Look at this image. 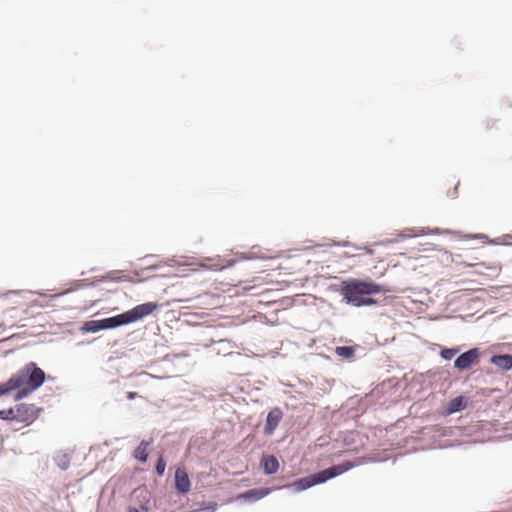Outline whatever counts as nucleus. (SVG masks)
Instances as JSON below:
<instances>
[{"mask_svg":"<svg viewBox=\"0 0 512 512\" xmlns=\"http://www.w3.org/2000/svg\"><path fill=\"white\" fill-rule=\"evenodd\" d=\"M345 387L335 379L322 382V409L325 413H335L342 410L348 413L350 418H358L367 408V400L359 395H354L343 402Z\"/></svg>","mask_w":512,"mask_h":512,"instance_id":"nucleus-1","label":"nucleus"},{"mask_svg":"<svg viewBox=\"0 0 512 512\" xmlns=\"http://www.w3.org/2000/svg\"><path fill=\"white\" fill-rule=\"evenodd\" d=\"M342 290L343 302L356 308L379 306L382 301L375 296L390 292L386 285L378 283L370 277L348 278Z\"/></svg>","mask_w":512,"mask_h":512,"instance_id":"nucleus-2","label":"nucleus"},{"mask_svg":"<svg viewBox=\"0 0 512 512\" xmlns=\"http://www.w3.org/2000/svg\"><path fill=\"white\" fill-rule=\"evenodd\" d=\"M45 372L34 362H29L13 374L7 381L11 391L17 390L15 400L27 397L45 381Z\"/></svg>","mask_w":512,"mask_h":512,"instance_id":"nucleus-3","label":"nucleus"},{"mask_svg":"<svg viewBox=\"0 0 512 512\" xmlns=\"http://www.w3.org/2000/svg\"><path fill=\"white\" fill-rule=\"evenodd\" d=\"M360 434L355 430L340 429L335 425H326L322 429V455H337L344 450H355Z\"/></svg>","mask_w":512,"mask_h":512,"instance_id":"nucleus-4","label":"nucleus"},{"mask_svg":"<svg viewBox=\"0 0 512 512\" xmlns=\"http://www.w3.org/2000/svg\"><path fill=\"white\" fill-rule=\"evenodd\" d=\"M485 354L486 350L481 349L479 346L470 347L465 351L461 350L453 361V368L460 374L470 372L480 365Z\"/></svg>","mask_w":512,"mask_h":512,"instance_id":"nucleus-5","label":"nucleus"},{"mask_svg":"<svg viewBox=\"0 0 512 512\" xmlns=\"http://www.w3.org/2000/svg\"><path fill=\"white\" fill-rule=\"evenodd\" d=\"M159 308V305L154 302H147L140 305L135 306L131 310H128L125 313L126 319L129 323H133L143 319L146 316L151 315Z\"/></svg>","mask_w":512,"mask_h":512,"instance_id":"nucleus-6","label":"nucleus"},{"mask_svg":"<svg viewBox=\"0 0 512 512\" xmlns=\"http://www.w3.org/2000/svg\"><path fill=\"white\" fill-rule=\"evenodd\" d=\"M41 409L34 404L22 403L15 406L16 421L27 425L33 423L39 416Z\"/></svg>","mask_w":512,"mask_h":512,"instance_id":"nucleus-7","label":"nucleus"},{"mask_svg":"<svg viewBox=\"0 0 512 512\" xmlns=\"http://www.w3.org/2000/svg\"><path fill=\"white\" fill-rule=\"evenodd\" d=\"M354 467L350 460H343L338 464H332L327 468L322 469V484L332 480L345 472H348Z\"/></svg>","mask_w":512,"mask_h":512,"instance_id":"nucleus-8","label":"nucleus"},{"mask_svg":"<svg viewBox=\"0 0 512 512\" xmlns=\"http://www.w3.org/2000/svg\"><path fill=\"white\" fill-rule=\"evenodd\" d=\"M487 361L503 373L512 370V354L492 352Z\"/></svg>","mask_w":512,"mask_h":512,"instance_id":"nucleus-9","label":"nucleus"},{"mask_svg":"<svg viewBox=\"0 0 512 512\" xmlns=\"http://www.w3.org/2000/svg\"><path fill=\"white\" fill-rule=\"evenodd\" d=\"M322 270L324 267L322 266ZM346 284V280H342L338 277H328L322 271V289H325L326 292L338 293L343 297V287Z\"/></svg>","mask_w":512,"mask_h":512,"instance_id":"nucleus-10","label":"nucleus"},{"mask_svg":"<svg viewBox=\"0 0 512 512\" xmlns=\"http://www.w3.org/2000/svg\"><path fill=\"white\" fill-rule=\"evenodd\" d=\"M469 404V398L463 394L451 398L445 406L444 414L452 415L464 411Z\"/></svg>","mask_w":512,"mask_h":512,"instance_id":"nucleus-11","label":"nucleus"},{"mask_svg":"<svg viewBox=\"0 0 512 512\" xmlns=\"http://www.w3.org/2000/svg\"><path fill=\"white\" fill-rule=\"evenodd\" d=\"M327 351H333L337 356L347 361H354L356 359L357 350H364L359 345H343L336 347H326Z\"/></svg>","mask_w":512,"mask_h":512,"instance_id":"nucleus-12","label":"nucleus"},{"mask_svg":"<svg viewBox=\"0 0 512 512\" xmlns=\"http://www.w3.org/2000/svg\"><path fill=\"white\" fill-rule=\"evenodd\" d=\"M283 418V412L280 408H274L269 411L264 425V433L272 435Z\"/></svg>","mask_w":512,"mask_h":512,"instance_id":"nucleus-13","label":"nucleus"},{"mask_svg":"<svg viewBox=\"0 0 512 512\" xmlns=\"http://www.w3.org/2000/svg\"><path fill=\"white\" fill-rule=\"evenodd\" d=\"M493 375V371L490 368L486 367H475L472 369L468 376L466 377L465 382H474L477 384H487L488 377Z\"/></svg>","mask_w":512,"mask_h":512,"instance_id":"nucleus-14","label":"nucleus"},{"mask_svg":"<svg viewBox=\"0 0 512 512\" xmlns=\"http://www.w3.org/2000/svg\"><path fill=\"white\" fill-rule=\"evenodd\" d=\"M175 488L181 494H187L191 489L190 479L184 468L175 471Z\"/></svg>","mask_w":512,"mask_h":512,"instance_id":"nucleus-15","label":"nucleus"},{"mask_svg":"<svg viewBox=\"0 0 512 512\" xmlns=\"http://www.w3.org/2000/svg\"><path fill=\"white\" fill-rule=\"evenodd\" d=\"M425 229L422 227L405 228L401 232L397 233L392 241L396 243L403 242L406 239H412L417 237L425 236Z\"/></svg>","mask_w":512,"mask_h":512,"instance_id":"nucleus-16","label":"nucleus"},{"mask_svg":"<svg viewBox=\"0 0 512 512\" xmlns=\"http://www.w3.org/2000/svg\"><path fill=\"white\" fill-rule=\"evenodd\" d=\"M318 483H320V473H315L311 476L299 479L298 481L294 482L291 487H293L295 491H302Z\"/></svg>","mask_w":512,"mask_h":512,"instance_id":"nucleus-17","label":"nucleus"},{"mask_svg":"<svg viewBox=\"0 0 512 512\" xmlns=\"http://www.w3.org/2000/svg\"><path fill=\"white\" fill-rule=\"evenodd\" d=\"M99 323L102 324L103 329H111L118 326L128 324L125 313L99 320Z\"/></svg>","mask_w":512,"mask_h":512,"instance_id":"nucleus-18","label":"nucleus"},{"mask_svg":"<svg viewBox=\"0 0 512 512\" xmlns=\"http://www.w3.org/2000/svg\"><path fill=\"white\" fill-rule=\"evenodd\" d=\"M438 347L440 348L439 356L445 361L455 359L458 356L459 352L462 350V346L460 345H455L451 347L438 345Z\"/></svg>","mask_w":512,"mask_h":512,"instance_id":"nucleus-19","label":"nucleus"},{"mask_svg":"<svg viewBox=\"0 0 512 512\" xmlns=\"http://www.w3.org/2000/svg\"><path fill=\"white\" fill-rule=\"evenodd\" d=\"M271 492L269 488H257L251 489L244 493H242L239 498H243L245 500H259L265 496H267Z\"/></svg>","mask_w":512,"mask_h":512,"instance_id":"nucleus-20","label":"nucleus"},{"mask_svg":"<svg viewBox=\"0 0 512 512\" xmlns=\"http://www.w3.org/2000/svg\"><path fill=\"white\" fill-rule=\"evenodd\" d=\"M152 444V440H142L138 447L134 450L133 456L135 459L145 463L148 459V449Z\"/></svg>","mask_w":512,"mask_h":512,"instance_id":"nucleus-21","label":"nucleus"},{"mask_svg":"<svg viewBox=\"0 0 512 512\" xmlns=\"http://www.w3.org/2000/svg\"><path fill=\"white\" fill-rule=\"evenodd\" d=\"M262 465L264 472L269 475L276 473L279 468L278 460L273 455L264 457L262 460Z\"/></svg>","mask_w":512,"mask_h":512,"instance_id":"nucleus-22","label":"nucleus"},{"mask_svg":"<svg viewBox=\"0 0 512 512\" xmlns=\"http://www.w3.org/2000/svg\"><path fill=\"white\" fill-rule=\"evenodd\" d=\"M13 296V294L0 296V309H2L3 313L16 308V306H13V304H15V301H13Z\"/></svg>","mask_w":512,"mask_h":512,"instance_id":"nucleus-23","label":"nucleus"},{"mask_svg":"<svg viewBox=\"0 0 512 512\" xmlns=\"http://www.w3.org/2000/svg\"><path fill=\"white\" fill-rule=\"evenodd\" d=\"M213 263L210 264L208 267L213 270H222L227 267H231L233 265V261H226L224 262L222 259L217 258L212 260Z\"/></svg>","mask_w":512,"mask_h":512,"instance_id":"nucleus-24","label":"nucleus"},{"mask_svg":"<svg viewBox=\"0 0 512 512\" xmlns=\"http://www.w3.org/2000/svg\"><path fill=\"white\" fill-rule=\"evenodd\" d=\"M348 245V242H340V241H335V240H332V239H329V238H325V237H322V243H321V246H322V249L325 248V247H338V246H347Z\"/></svg>","mask_w":512,"mask_h":512,"instance_id":"nucleus-25","label":"nucleus"},{"mask_svg":"<svg viewBox=\"0 0 512 512\" xmlns=\"http://www.w3.org/2000/svg\"><path fill=\"white\" fill-rule=\"evenodd\" d=\"M405 381H409L412 384H418L422 386L425 382V375L423 373L414 374L410 379L408 378V374L404 376Z\"/></svg>","mask_w":512,"mask_h":512,"instance_id":"nucleus-26","label":"nucleus"},{"mask_svg":"<svg viewBox=\"0 0 512 512\" xmlns=\"http://www.w3.org/2000/svg\"><path fill=\"white\" fill-rule=\"evenodd\" d=\"M102 329V324L99 323V320L89 321L84 325V330L87 332H97Z\"/></svg>","mask_w":512,"mask_h":512,"instance_id":"nucleus-27","label":"nucleus"},{"mask_svg":"<svg viewBox=\"0 0 512 512\" xmlns=\"http://www.w3.org/2000/svg\"><path fill=\"white\" fill-rule=\"evenodd\" d=\"M0 419L16 421L15 407H12V408H9L6 410H0Z\"/></svg>","mask_w":512,"mask_h":512,"instance_id":"nucleus-28","label":"nucleus"},{"mask_svg":"<svg viewBox=\"0 0 512 512\" xmlns=\"http://www.w3.org/2000/svg\"><path fill=\"white\" fill-rule=\"evenodd\" d=\"M165 468H166V462L163 459V457H160L156 463V467H155L156 473L159 476H162L165 472Z\"/></svg>","mask_w":512,"mask_h":512,"instance_id":"nucleus-29","label":"nucleus"},{"mask_svg":"<svg viewBox=\"0 0 512 512\" xmlns=\"http://www.w3.org/2000/svg\"><path fill=\"white\" fill-rule=\"evenodd\" d=\"M425 232H426V235L427 234L440 235V234H451L452 233V231L449 229H442L439 227H434V228L428 229V231L425 230Z\"/></svg>","mask_w":512,"mask_h":512,"instance_id":"nucleus-30","label":"nucleus"},{"mask_svg":"<svg viewBox=\"0 0 512 512\" xmlns=\"http://www.w3.org/2000/svg\"><path fill=\"white\" fill-rule=\"evenodd\" d=\"M11 392L9 385H7V381L0 384V396L8 394Z\"/></svg>","mask_w":512,"mask_h":512,"instance_id":"nucleus-31","label":"nucleus"},{"mask_svg":"<svg viewBox=\"0 0 512 512\" xmlns=\"http://www.w3.org/2000/svg\"><path fill=\"white\" fill-rule=\"evenodd\" d=\"M492 245H504V246H511L512 242H501L500 237H496L490 241Z\"/></svg>","mask_w":512,"mask_h":512,"instance_id":"nucleus-32","label":"nucleus"},{"mask_svg":"<svg viewBox=\"0 0 512 512\" xmlns=\"http://www.w3.org/2000/svg\"><path fill=\"white\" fill-rule=\"evenodd\" d=\"M394 243H396V242L392 241V238H390V239H385V240L376 242V245H378V246H388V245L394 244Z\"/></svg>","mask_w":512,"mask_h":512,"instance_id":"nucleus-33","label":"nucleus"},{"mask_svg":"<svg viewBox=\"0 0 512 512\" xmlns=\"http://www.w3.org/2000/svg\"><path fill=\"white\" fill-rule=\"evenodd\" d=\"M501 242H511L512 240V234H504L500 236Z\"/></svg>","mask_w":512,"mask_h":512,"instance_id":"nucleus-34","label":"nucleus"},{"mask_svg":"<svg viewBox=\"0 0 512 512\" xmlns=\"http://www.w3.org/2000/svg\"><path fill=\"white\" fill-rule=\"evenodd\" d=\"M470 238L471 239H487L488 236L486 234L478 233V234L471 235Z\"/></svg>","mask_w":512,"mask_h":512,"instance_id":"nucleus-35","label":"nucleus"},{"mask_svg":"<svg viewBox=\"0 0 512 512\" xmlns=\"http://www.w3.org/2000/svg\"><path fill=\"white\" fill-rule=\"evenodd\" d=\"M458 185H459V183L453 188L452 191L448 192V196L449 197H451V198H455L456 197Z\"/></svg>","mask_w":512,"mask_h":512,"instance_id":"nucleus-36","label":"nucleus"},{"mask_svg":"<svg viewBox=\"0 0 512 512\" xmlns=\"http://www.w3.org/2000/svg\"><path fill=\"white\" fill-rule=\"evenodd\" d=\"M493 348H500V347H512V343H500L497 345H493Z\"/></svg>","mask_w":512,"mask_h":512,"instance_id":"nucleus-37","label":"nucleus"},{"mask_svg":"<svg viewBox=\"0 0 512 512\" xmlns=\"http://www.w3.org/2000/svg\"><path fill=\"white\" fill-rule=\"evenodd\" d=\"M136 397H137V393H136V392H128V393H127V398H128L129 400H133V399H135Z\"/></svg>","mask_w":512,"mask_h":512,"instance_id":"nucleus-38","label":"nucleus"},{"mask_svg":"<svg viewBox=\"0 0 512 512\" xmlns=\"http://www.w3.org/2000/svg\"><path fill=\"white\" fill-rule=\"evenodd\" d=\"M321 357L322 359H327V360H330L331 357L329 355L326 354V352L324 350H322V354H321Z\"/></svg>","mask_w":512,"mask_h":512,"instance_id":"nucleus-39","label":"nucleus"},{"mask_svg":"<svg viewBox=\"0 0 512 512\" xmlns=\"http://www.w3.org/2000/svg\"><path fill=\"white\" fill-rule=\"evenodd\" d=\"M128 512H140V511L136 508H130Z\"/></svg>","mask_w":512,"mask_h":512,"instance_id":"nucleus-40","label":"nucleus"},{"mask_svg":"<svg viewBox=\"0 0 512 512\" xmlns=\"http://www.w3.org/2000/svg\"><path fill=\"white\" fill-rule=\"evenodd\" d=\"M324 253H325V251H324V250H322V251H321L322 257L324 256ZM322 262H324V259H323V258H322Z\"/></svg>","mask_w":512,"mask_h":512,"instance_id":"nucleus-41","label":"nucleus"}]
</instances>
